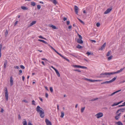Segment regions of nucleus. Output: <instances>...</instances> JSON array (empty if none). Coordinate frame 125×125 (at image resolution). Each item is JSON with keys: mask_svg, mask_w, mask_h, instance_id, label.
Returning <instances> with one entry per match:
<instances>
[{"mask_svg": "<svg viewBox=\"0 0 125 125\" xmlns=\"http://www.w3.org/2000/svg\"><path fill=\"white\" fill-rule=\"evenodd\" d=\"M43 109L41 108L39 106H38L36 108V110L37 112L39 113L40 117L42 118H43L44 116V113Z\"/></svg>", "mask_w": 125, "mask_h": 125, "instance_id": "nucleus-1", "label": "nucleus"}, {"mask_svg": "<svg viewBox=\"0 0 125 125\" xmlns=\"http://www.w3.org/2000/svg\"><path fill=\"white\" fill-rule=\"evenodd\" d=\"M115 73H117V72L111 73L106 72L104 73H102L100 75V76L99 77L100 78L104 77L105 75H109L111 74H113Z\"/></svg>", "mask_w": 125, "mask_h": 125, "instance_id": "nucleus-2", "label": "nucleus"}, {"mask_svg": "<svg viewBox=\"0 0 125 125\" xmlns=\"http://www.w3.org/2000/svg\"><path fill=\"white\" fill-rule=\"evenodd\" d=\"M5 97L6 100L7 101H8V91L7 87H5Z\"/></svg>", "mask_w": 125, "mask_h": 125, "instance_id": "nucleus-3", "label": "nucleus"}, {"mask_svg": "<svg viewBox=\"0 0 125 125\" xmlns=\"http://www.w3.org/2000/svg\"><path fill=\"white\" fill-rule=\"evenodd\" d=\"M103 115V114L101 112L95 115L96 117L98 118L102 117Z\"/></svg>", "mask_w": 125, "mask_h": 125, "instance_id": "nucleus-4", "label": "nucleus"}, {"mask_svg": "<svg viewBox=\"0 0 125 125\" xmlns=\"http://www.w3.org/2000/svg\"><path fill=\"white\" fill-rule=\"evenodd\" d=\"M121 91V90H118V91H116L115 92L111 94H109V95L107 94V95H106V97H108L109 96H112L114 94L116 93H118V92Z\"/></svg>", "mask_w": 125, "mask_h": 125, "instance_id": "nucleus-5", "label": "nucleus"}, {"mask_svg": "<svg viewBox=\"0 0 125 125\" xmlns=\"http://www.w3.org/2000/svg\"><path fill=\"white\" fill-rule=\"evenodd\" d=\"M112 8H110L108 9L104 12V14H106L109 13L112 10Z\"/></svg>", "mask_w": 125, "mask_h": 125, "instance_id": "nucleus-6", "label": "nucleus"}, {"mask_svg": "<svg viewBox=\"0 0 125 125\" xmlns=\"http://www.w3.org/2000/svg\"><path fill=\"white\" fill-rule=\"evenodd\" d=\"M74 10L75 13L77 14H78L79 8L76 5L74 7Z\"/></svg>", "mask_w": 125, "mask_h": 125, "instance_id": "nucleus-7", "label": "nucleus"}, {"mask_svg": "<svg viewBox=\"0 0 125 125\" xmlns=\"http://www.w3.org/2000/svg\"><path fill=\"white\" fill-rule=\"evenodd\" d=\"M45 122L47 125H52L51 122L48 119H46L45 120Z\"/></svg>", "mask_w": 125, "mask_h": 125, "instance_id": "nucleus-8", "label": "nucleus"}, {"mask_svg": "<svg viewBox=\"0 0 125 125\" xmlns=\"http://www.w3.org/2000/svg\"><path fill=\"white\" fill-rule=\"evenodd\" d=\"M82 39H77L76 41L78 43L80 44H82L83 43V41L82 40Z\"/></svg>", "mask_w": 125, "mask_h": 125, "instance_id": "nucleus-9", "label": "nucleus"}, {"mask_svg": "<svg viewBox=\"0 0 125 125\" xmlns=\"http://www.w3.org/2000/svg\"><path fill=\"white\" fill-rule=\"evenodd\" d=\"M106 45V42H105L101 47V48L99 49V50H103L104 48Z\"/></svg>", "mask_w": 125, "mask_h": 125, "instance_id": "nucleus-10", "label": "nucleus"}, {"mask_svg": "<svg viewBox=\"0 0 125 125\" xmlns=\"http://www.w3.org/2000/svg\"><path fill=\"white\" fill-rule=\"evenodd\" d=\"M10 85L11 86L13 84V81L12 79V77L11 76L10 77Z\"/></svg>", "mask_w": 125, "mask_h": 125, "instance_id": "nucleus-11", "label": "nucleus"}, {"mask_svg": "<svg viewBox=\"0 0 125 125\" xmlns=\"http://www.w3.org/2000/svg\"><path fill=\"white\" fill-rule=\"evenodd\" d=\"M54 70L55 71L58 76L59 77H60V73L58 70L56 69H54Z\"/></svg>", "mask_w": 125, "mask_h": 125, "instance_id": "nucleus-12", "label": "nucleus"}, {"mask_svg": "<svg viewBox=\"0 0 125 125\" xmlns=\"http://www.w3.org/2000/svg\"><path fill=\"white\" fill-rule=\"evenodd\" d=\"M125 67H124L123 68H121L120 70L117 71V73H118L121 72L123 70L125 69Z\"/></svg>", "mask_w": 125, "mask_h": 125, "instance_id": "nucleus-13", "label": "nucleus"}, {"mask_svg": "<svg viewBox=\"0 0 125 125\" xmlns=\"http://www.w3.org/2000/svg\"><path fill=\"white\" fill-rule=\"evenodd\" d=\"M38 41L41 42H42L46 44H48V43L47 42H46L43 40L40 39H39L38 40Z\"/></svg>", "mask_w": 125, "mask_h": 125, "instance_id": "nucleus-14", "label": "nucleus"}, {"mask_svg": "<svg viewBox=\"0 0 125 125\" xmlns=\"http://www.w3.org/2000/svg\"><path fill=\"white\" fill-rule=\"evenodd\" d=\"M116 78H117V76H116V77H115L114 78H113L111 80H110L109 81H110V83L113 82V81H114L116 79Z\"/></svg>", "mask_w": 125, "mask_h": 125, "instance_id": "nucleus-15", "label": "nucleus"}, {"mask_svg": "<svg viewBox=\"0 0 125 125\" xmlns=\"http://www.w3.org/2000/svg\"><path fill=\"white\" fill-rule=\"evenodd\" d=\"M50 27L52 28H53L54 29H57L58 28L55 26H54L53 25H50Z\"/></svg>", "mask_w": 125, "mask_h": 125, "instance_id": "nucleus-16", "label": "nucleus"}, {"mask_svg": "<svg viewBox=\"0 0 125 125\" xmlns=\"http://www.w3.org/2000/svg\"><path fill=\"white\" fill-rule=\"evenodd\" d=\"M36 21H32V22H31L30 24V26H31L33 25L34 24H35L36 23Z\"/></svg>", "mask_w": 125, "mask_h": 125, "instance_id": "nucleus-17", "label": "nucleus"}, {"mask_svg": "<svg viewBox=\"0 0 125 125\" xmlns=\"http://www.w3.org/2000/svg\"><path fill=\"white\" fill-rule=\"evenodd\" d=\"M21 9L23 10H28V8L24 6H21Z\"/></svg>", "mask_w": 125, "mask_h": 125, "instance_id": "nucleus-18", "label": "nucleus"}, {"mask_svg": "<svg viewBox=\"0 0 125 125\" xmlns=\"http://www.w3.org/2000/svg\"><path fill=\"white\" fill-rule=\"evenodd\" d=\"M51 1L55 5H56L57 3V2L56 0H51Z\"/></svg>", "mask_w": 125, "mask_h": 125, "instance_id": "nucleus-19", "label": "nucleus"}, {"mask_svg": "<svg viewBox=\"0 0 125 125\" xmlns=\"http://www.w3.org/2000/svg\"><path fill=\"white\" fill-rule=\"evenodd\" d=\"M116 124H117V125H123L122 123L120 121L116 122Z\"/></svg>", "mask_w": 125, "mask_h": 125, "instance_id": "nucleus-20", "label": "nucleus"}, {"mask_svg": "<svg viewBox=\"0 0 125 125\" xmlns=\"http://www.w3.org/2000/svg\"><path fill=\"white\" fill-rule=\"evenodd\" d=\"M110 83L109 81H106L103 82L102 83H101V84H106V83Z\"/></svg>", "mask_w": 125, "mask_h": 125, "instance_id": "nucleus-21", "label": "nucleus"}, {"mask_svg": "<svg viewBox=\"0 0 125 125\" xmlns=\"http://www.w3.org/2000/svg\"><path fill=\"white\" fill-rule=\"evenodd\" d=\"M7 61L6 60H5L4 63V68L5 69L6 68L7 64Z\"/></svg>", "mask_w": 125, "mask_h": 125, "instance_id": "nucleus-22", "label": "nucleus"}, {"mask_svg": "<svg viewBox=\"0 0 125 125\" xmlns=\"http://www.w3.org/2000/svg\"><path fill=\"white\" fill-rule=\"evenodd\" d=\"M86 54H87L88 56L90 55H93V53L91 52H86Z\"/></svg>", "mask_w": 125, "mask_h": 125, "instance_id": "nucleus-23", "label": "nucleus"}, {"mask_svg": "<svg viewBox=\"0 0 125 125\" xmlns=\"http://www.w3.org/2000/svg\"><path fill=\"white\" fill-rule=\"evenodd\" d=\"M86 81L90 82H94V80H92L90 79L86 78Z\"/></svg>", "mask_w": 125, "mask_h": 125, "instance_id": "nucleus-24", "label": "nucleus"}, {"mask_svg": "<svg viewBox=\"0 0 125 125\" xmlns=\"http://www.w3.org/2000/svg\"><path fill=\"white\" fill-rule=\"evenodd\" d=\"M61 118H63L64 115V113L63 112H61Z\"/></svg>", "mask_w": 125, "mask_h": 125, "instance_id": "nucleus-25", "label": "nucleus"}, {"mask_svg": "<svg viewBox=\"0 0 125 125\" xmlns=\"http://www.w3.org/2000/svg\"><path fill=\"white\" fill-rule=\"evenodd\" d=\"M119 110L121 112H123L125 110V108H124L120 109H119Z\"/></svg>", "mask_w": 125, "mask_h": 125, "instance_id": "nucleus-26", "label": "nucleus"}, {"mask_svg": "<svg viewBox=\"0 0 125 125\" xmlns=\"http://www.w3.org/2000/svg\"><path fill=\"white\" fill-rule=\"evenodd\" d=\"M73 66V67L77 68H80V67H81V66L77 65H74Z\"/></svg>", "mask_w": 125, "mask_h": 125, "instance_id": "nucleus-27", "label": "nucleus"}, {"mask_svg": "<svg viewBox=\"0 0 125 125\" xmlns=\"http://www.w3.org/2000/svg\"><path fill=\"white\" fill-rule=\"evenodd\" d=\"M22 124L23 125H27V122L26 120L23 122Z\"/></svg>", "mask_w": 125, "mask_h": 125, "instance_id": "nucleus-28", "label": "nucleus"}, {"mask_svg": "<svg viewBox=\"0 0 125 125\" xmlns=\"http://www.w3.org/2000/svg\"><path fill=\"white\" fill-rule=\"evenodd\" d=\"M70 55L73 56L75 57H77V55H76L74 53H70Z\"/></svg>", "mask_w": 125, "mask_h": 125, "instance_id": "nucleus-29", "label": "nucleus"}, {"mask_svg": "<svg viewBox=\"0 0 125 125\" xmlns=\"http://www.w3.org/2000/svg\"><path fill=\"white\" fill-rule=\"evenodd\" d=\"M76 47L78 49H81L82 47V46H81L80 45L78 44L77 46Z\"/></svg>", "mask_w": 125, "mask_h": 125, "instance_id": "nucleus-30", "label": "nucleus"}, {"mask_svg": "<svg viewBox=\"0 0 125 125\" xmlns=\"http://www.w3.org/2000/svg\"><path fill=\"white\" fill-rule=\"evenodd\" d=\"M85 108V107H82L81 108V112L82 113H83L84 111V109Z\"/></svg>", "mask_w": 125, "mask_h": 125, "instance_id": "nucleus-31", "label": "nucleus"}, {"mask_svg": "<svg viewBox=\"0 0 125 125\" xmlns=\"http://www.w3.org/2000/svg\"><path fill=\"white\" fill-rule=\"evenodd\" d=\"M62 58H63V59H64L65 60H66L68 62H70V61L68 59L66 58L65 57H64L63 56L62 57Z\"/></svg>", "mask_w": 125, "mask_h": 125, "instance_id": "nucleus-32", "label": "nucleus"}, {"mask_svg": "<svg viewBox=\"0 0 125 125\" xmlns=\"http://www.w3.org/2000/svg\"><path fill=\"white\" fill-rule=\"evenodd\" d=\"M31 5L33 6H35V3L34 2H31Z\"/></svg>", "mask_w": 125, "mask_h": 125, "instance_id": "nucleus-33", "label": "nucleus"}, {"mask_svg": "<svg viewBox=\"0 0 125 125\" xmlns=\"http://www.w3.org/2000/svg\"><path fill=\"white\" fill-rule=\"evenodd\" d=\"M111 52L110 51H109L108 52L107 54L106 55V56H109L110 55V54Z\"/></svg>", "mask_w": 125, "mask_h": 125, "instance_id": "nucleus-34", "label": "nucleus"}, {"mask_svg": "<svg viewBox=\"0 0 125 125\" xmlns=\"http://www.w3.org/2000/svg\"><path fill=\"white\" fill-rule=\"evenodd\" d=\"M118 103H114L113 104H112V106H115V105H118Z\"/></svg>", "mask_w": 125, "mask_h": 125, "instance_id": "nucleus-35", "label": "nucleus"}, {"mask_svg": "<svg viewBox=\"0 0 125 125\" xmlns=\"http://www.w3.org/2000/svg\"><path fill=\"white\" fill-rule=\"evenodd\" d=\"M77 35H78L79 38V39H82V37L81 35L79 34L78 33H77Z\"/></svg>", "mask_w": 125, "mask_h": 125, "instance_id": "nucleus-36", "label": "nucleus"}, {"mask_svg": "<svg viewBox=\"0 0 125 125\" xmlns=\"http://www.w3.org/2000/svg\"><path fill=\"white\" fill-rule=\"evenodd\" d=\"M78 20L81 23H82L84 25V22L83 21H82L81 19H78Z\"/></svg>", "mask_w": 125, "mask_h": 125, "instance_id": "nucleus-37", "label": "nucleus"}, {"mask_svg": "<svg viewBox=\"0 0 125 125\" xmlns=\"http://www.w3.org/2000/svg\"><path fill=\"white\" fill-rule=\"evenodd\" d=\"M112 56H110L109 57H108L107 58V59L108 60H111L112 59Z\"/></svg>", "mask_w": 125, "mask_h": 125, "instance_id": "nucleus-38", "label": "nucleus"}, {"mask_svg": "<svg viewBox=\"0 0 125 125\" xmlns=\"http://www.w3.org/2000/svg\"><path fill=\"white\" fill-rule=\"evenodd\" d=\"M20 67H21V68L23 69H25L24 66H23L22 65H20Z\"/></svg>", "mask_w": 125, "mask_h": 125, "instance_id": "nucleus-39", "label": "nucleus"}, {"mask_svg": "<svg viewBox=\"0 0 125 125\" xmlns=\"http://www.w3.org/2000/svg\"><path fill=\"white\" fill-rule=\"evenodd\" d=\"M8 31L7 30H6L5 33V35L6 37L8 34Z\"/></svg>", "mask_w": 125, "mask_h": 125, "instance_id": "nucleus-40", "label": "nucleus"}, {"mask_svg": "<svg viewBox=\"0 0 125 125\" xmlns=\"http://www.w3.org/2000/svg\"><path fill=\"white\" fill-rule=\"evenodd\" d=\"M41 8V6L40 5H37V8L38 10L40 9Z\"/></svg>", "mask_w": 125, "mask_h": 125, "instance_id": "nucleus-41", "label": "nucleus"}, {"mask_svg": "<svg viewBox=\"0 0 125 125\" xmlns=\"http://www.w3.org/2000/svg\"><path fill=\"white\" fill-rule=\"evenodd\" d=\"M115 119L116 120H118L119 118V117L117 115H116L115 117Z\"/></svg>", "mask_w": 125, "mask_h": 125, "instance_id": "nucleus-42", "label": "nucleus"}, {"mask_svg": "<svg viewBox=\"0 0 125 125\" xmlns=\"http://www.w3.org/2000/svg\"><path fill=\"white\" fill-rule=\"evenodd\" d=\"M50 90L51 93H52L53 92V89L52 87H50Z\"/></svg>", "mask_w": 125, "mask_h": 125, "instance_id": "nucleus-43", "label": "nucleus"}, {"mask_svg": "<svg viewBox=\"0 0 125 125\" xmlns=\"http://www.w3.org/2000/svg\"><path fill=\"white\" fill-rule=\"evenodd\" d=\"M73 70L74 71H77L79 72H81V71L78 69H74Z\"/></svg>", "mask_w": 125, "mask_h": 125, "instance_id": "nucleus-44", "label": "nucleus"}, {"mask_svg": "<svg viewBox=\"0 0 125 125\" xmlns=\"http://www.w3.org/2000/svg\"><path fill=\"white\" fill-rule=\"evenodd\" d=\"M100 25V23L99 22L97 23L96 24V25L97 27H99Z\"/></svg>", "mask_w": 125, "mask_h": 125, "instance_id": "nucleus-45", "label": "nucleus"}, {"mask_svg": "<svg viewBox=\"0 0 125 125\" xmlns=\"http://www.w3.org/2000/svg\"><path fill=\"white\" fill-rule=\"evenodd\" d=\"M56 53H57L59 55H60L62 57H62H63V55H62L61 54H60L57 51V52H56Z\"/></svg>", "mask_w": 125, "mask_h": 125, "instance_id": "nucleus-46", "label": "nucleus"}, {"mask_svg": "<svg viewBox=\"0 0 125 125\" xmlns=\"http://www.w3.org/2000/svg\"><path fill=\"white\" fill-rule=\"evenodd\" d=\"M56 53H57L59 55H60L62 57H62H63V55H62L61 54H60L57 51V52H56Z\"/></svg>", "mask_w": 125, "mask_h": 125, "instance_id": "nucleus-47", "label": "nucleus"}, {"mask_svg": "<svg viewBox=\"0 0 125 125\" xmlns=\"http://www.w3.org/2000/svg\"><path fill=\"white\" fill-rule=\"evenodd\" d=\"M98 99V98H95L92 99L91 100V101H95L97 100Z\"/></svg>", "mask_w": 125, "mask_h": 125, "instance_id": "nucleus-48", "label": "nucleus"}, {"mask_svg": "<svg viewBox=\"0 0 125 125\" xmlns=\"http://www.w3.org/2000/svg\"><path fill=\"white\" fill-rule=\"evenodd\" d=\"M94 82H100L102 81V80H94Z\"/></svg>", "mask_w": 125, "mask_h": 125, "instance_id": "nucleus-49", "label": "nucleus"}, {"mask_svg": "<svg viewBox=\"0 0 125 125\" xmlns=\"http://www.w3.org/2000/svg\"><path fill=\"white\" fill-rule=\"evenodd\" d=\"M32 104L33 105H35V102L34 100H32Z\"/></svg>", "mask_w": 125, "mask_h": 125, "instance_id": "nucleus-50", "label": "nucleus"}, {"mask_svg": "<svg viewBox=\"0 0 125 125\" xmlns=\"http://www.w3.org/2000/svg\"><path fill=\"white\" fill-rule=\"evenodd\" d=\"M4 111V110L3 108H1L0 112L1 113H3Z\"/></svg>", "mask_w": 125, "mask_h": 125, "instance_id": "nucleus-51", "label": "nucleus"}, {"mask_svg": "<svg viewBox=\"0 0 125 125\" xmlns=\"http://www.w3.org/2000/svg\"><path fill=\"white\" fill-rule=\"evenodd\" d=\"M14 68H17V69H20V68L18 66H16L14 67Z\"/></svg>", "mask_w": 125, "mask_h": 125, "instance_id": "nucleus-52", "label": "nucleus"}, {"mask_svg": "<svg viewBox=\"0 0 125 125\" xmlns=\"http://www.w3.org/2000/svg\"><path fill=\"white\" fill-rule=\"evenodd\" d=\"M22 101L24 102H25V103H28V101L25 100H22Z\"/></svg>", "mask_w": 125, "mask_h": 125, "instance_id": "nucleus-53", "label": "nucleus"}, {"mask_svg": "<svg viewBox=\"0 0 125 125\" xmlns=\"http://www.w3.org/2000/svg\"><path fill=\"white\" fill-rule=\"evenodd\" d=\"M48 94L47 93H45V97H46V98H48Z\"/></svg>", "mask_w": 125, "mask_h": 125, "instance_id": "nucleus-54", "label": "nucleus"}, {"mask_svg": "<svg viewBox=\"0 0 125 125\" xmlns=\"http://www.w3.org/2000/svg\"><path fill=\"white\" fill-rule=\"evenodd\" d=\"M91 40L92 42H94V43H95L96 42V41L94 40Z\"/></svg>", "mask_w": 125, "mask_h": 125, "instance_id": "nucleus-55", "label": "nucleus"}, {"mask_svg": "<svg viewBox=\"0 0 125 125\" xmlns=\"http://www.w3.org/2000/svg\"><path fill=\"white\" fill-rule=\"evenodd\" d=\"M19 75H20V73H21L22 72V71L21 70H20L19 71Z\"/></svg>", "mask_w": 125, "mask_h": 125, "instance_id": "nucleus-56", "label": "nucleus"}, {"mask_svg": "<svg viewBox=\"0 0 125 125\" xmlns=\"http://www.w3.org/2000/svg\"><path fill=\"white\" fill-rule=\"evenodd\" d=\"M67 20V18L66 17H64L63 19V20L64 21H65L66 20Z\"/></svg>", "mask_w": 125, "mask_h": 125, "instance_id": "nucleus-57", "label": "nucleus"}, {"mask_svg": "<svg viewBox=\"0 0 125 125\" xmlns=\"http://www.w3.org/2000/svg\"><path fill=\"white\" fill-rule=\"evenodd\" d=\"M70 22L69 21H67V24L68 25H69V24H70Z\"/></svg>", "mask_w": 125, "mask_h": 125, "instance_id": "nucleus-58", "label": "nucleus"}, {"mask_svg": "<svg viewBox=\"0 0 125 125\" xmlns=\"http://www.w3.org/2000/svg\"><path fill=\"white\" fill-rule=\"evenodd\" d=\"M81 67H80V68L86 69V67L83 66H81Z\"/></svg>", "mask_w": 125, "mask_h": 125, "instance_id": "nucleus-59", "label": "nucleus"}, {"mask_svg": "<svg viewBox=\"0 0 125 125\" xmlns=\"http://www.w3.org/2000/svg\"><path fill=\"white\" fill-rule=\"evenodd\" d=\"M18 22V21H16L15 22V23H14V26H15L17 25V24Z\"/></svg>", "mask_w": 125, "mask_h": 125, "instance_id": "nucleus-60", "label": "nucleus"}, {"mask_svg": "<svg viewBox=\"0 0 125 125\" xmlns=\"http://www.w3.org/2000/svg\"><path fill=\"white\" fill-rule=\"evenodd\" d=\"M57 109L58 110H59V106L58 104H57Z\"/></svg>", "mask_w": 125, "mask_h": 125, "instance_id": "nucleus-61", "label": "nucleus"}, {"mask_svg": "<svg viewBox=\"0 0 125 125\" xmlns=\"http://www.w3.org/2000/svg\"><path fill=\"white\" fill-rule=\"evenodd\" d=\"M39 98L41 101H42V102L43 101L42 99V98L39 97Z\"/></svg>", "mask_w": 125, "mask_h": 125, "instance_id": "nucleus-62", "label": "nucleus"}, {"mask_svg": "<svg viewBox=\"0 0 125 125\" xmlns=\"http://www.w3.org/2000/svg\"><path fill=\"white\" fill-rule=\"evenodd\" d=\"M25 79L24 77V76H22V79L23 81H24Z\"/></svg>", "mask_w": 125, "mask_h": 125, "instance_id": "nucleus-63", "label": "nucleus"}, {"mask_svg": "<svg viewBox=\"0 0 125 125\" xmlns=\"http://www.w3.org/2000/svg\"><path fill=\"white\" fill-rule=\"evenodd\" d=\"M28 125H32L30 122H29L28 123Z\"/></svg>", "mask_w": 125, "mask_h": 125, "instance_id": "nucleus-64", "label": "nucleus"}]
</instances>
